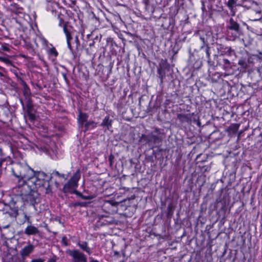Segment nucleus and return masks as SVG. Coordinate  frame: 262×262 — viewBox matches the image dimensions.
<instances>
[{
    "label": "nucleus",
    "instance_id": "obj_58",
    "mask_svg": "<svg viewBox=\"0 0 262 262\" xmlns=\"http://www.w3.org/2000/svg\"><path fill=\"white\" fill-rule=\"evenodd\" d=\"M115 254H118V252H115Z\"/></svg>",
    "mask_w": 262,
    "mask_h": 262
},
{
    "label": "nucleus",
    "instance_id": "obj_42",
    "mask_svg": "<svg viewBox=\"0 0 262 262\" xmlns=\"http://www.w3.org/2000/svg\"><path fill=\"white\" fill-rule=\"evenodd\" d=\"M57 260V257L55 255H54L52 258H50L48 259V262H56Z\"/></svg>",
    "mask_w": 262,
    "mask_h": 262
},
{
    "label": "nucleus",
    "instance_id": "obj_40",
    "mask_svg": "<svg viewBox=\"0 0 262 262\" xmlns=\"http://www.w3.org/2000/svg\"><path fill=\"white\" fill-rule=\"evenodd\" d=\"M2 49L5 51H9L10 48H9L8 45H3L2 46Z\"/></svg>",
    "mask_w": 262,
    "mask_h": 262
},
{
    "label": "nucleus",
    "instance_id": "obj_38",
    "mask_svg": "<svg viewBox=\"0 0 262 262\" xmlns=\"http://www.w3.org/2000/svg\"><path fill=\"white\" fill-rule=\"evenodd\" d=\"M58 18L59 19V26L63 27V25H66V24H64L63 19L61 17L60 15H58Z\"/></svg>",
    "mask_w": 262,
    "mask_h": 262
},
{
    "label": "nucleus",
    "instance_id": "obj_35",
    "mask_svg": "<svg viewBox=\"0 0 262 262\" xmlns=\"http://www.w3.org/2000/svg\"><path fill=\"white\" fill-rule=\"evenodd\" d=\"M217 204L218 203H216V201L214 203L211 204L209 205V209L211 211H213L215 210L217 208Z\"/></svg>",
    "mask_w": 262,
    "mask_h": 262
},
{
    "label": "nucleus",
    "instance_id": "obj_12",
    "mask_svg": "<svg viewBox=\"0 0 262 262\" xmlns=\"http://www.w3.org/2000/svg\"><path fill=\"white\" fill-rule=\"evenodd\" d=\"M142 138L147 142L153 144L159 143L162 141L160 137L152 134H150L148 135H142Z\"/></svg>",
    "mask_w": 262,
    "mask_h": 262
},
{
    "label": "nucleus",
    "instance_id": "obj_31",
    "mask_svg": "<svg viewBox=\"0 0 262 262\" xmlns=\"http://www.w3.org/2000/svg\"><path fill=\"white\" fill-rule=\"evenodd\" d=\"M0 61H2L6 63L7 65H11V61L8 58L0 56Z\"/></svg>",
    "mask_w": 262,
    "mask_h": 262
},
{
    "label": "nucleus",
    "instance_id": "obj_22",
    "mask_svg": "<svg viewBox=\"0 0 262 262\" xmlns=\"http://www.w3.org/2000/svg\"><path fill=\"white\" fill-rule=\"evenodd\" d=\"M177 117H178V119L181 122H188L191 119V116L188 114H180L178 115Z\"/></svg>",
    "mask_w": 262,
    "mask_h": 262
},
{
    "label": "nucleus",
    "instance_id": "obj_11",
    "mask_svg": "<svg viewBox=\"0 0 262 262\" xmlns=\"http://www.w3.org/2000/svg\"><path fill=\"white\" fill-rule=\"evenodd\" d=\"M10 11L12 17L15 19L16 22H18V18L23 17L24 16L23 9L21 8H17L13 6L11 8Z\"/></svg>",
    "mask_w": 262,
    "mask_h": 262
},
{
    "label": "nucleus",
    "instance_id": "obj_23",
    "mask_svg": "<svg viewBox=\"0 0 262 262\" xmlns=\"http://www.w3.org/2000/svg\"><path fill=\"white\" fill-rule=\"evenodd\" d=\"M88 118V115L86 113H83L81 112H79L78 115V120L80 122L81 124L86 122Z\"/></svg>",
    "mask_w": 262,
    "mask_h": 262
},
{
    "label": "nucleus",
    "instance_id": "obj_39",
    "mask_svg": "<svg viewBox=\"0 0 262 262\" xmlns=\"http://www.w3.org/2000/svg\"><path fill=\"white\" fill-rule=\"evenodd\" d=\"M209 49H210V48L209 47V46L208 45H207L206 49H205V52L206 54L207 58L208 59H210V53L209 52Z\"/></svg>",
    "mask_w": 262,
    "mask_h": 262
},
{
    "label": "nucleus",
    "instance_id": "obj_56",
    "mask_svg": "<svg viewBox=\"0 0 262 262\" xmlns=\"http://www.w3.org/2000/svg\"><path fill=\"white\" fill-rule=\"evenodd\" d=\"M20 102H21L22 105L24 106V103H23V101L22 100H20Z\"/></svg>",
    "mask_w": 262,
    "mask_h": 262
},
{
    "label": "nucleus",
    "instance_id": "obj_5",
    "mask_svg": "<svg viewBox=\"0 0 262 262\" xmlns=\"http://www.w3.org/2000/svg\"><path fill=\"white\" fill-rule=\"evenodd\" d=\"M231 196L228 189H222L221 194L219 198L216 200L217 203L221 204L222 210L225 211L227 206L229 205L230 202Z\"/></svg>",
    "mask_w": 262,
    "mask_h": 262
},
{
    "label": "nucleus",
    "instance_id": "obj_26",
    "mask_svg": "<svg viewBox=\"0 0 262 262\" xmlns=\"http://www.w3.org/2000/svg\"><path fill=\"white\" fill-rule=\"evenodd\" d=\"M39 40L41 43L42 46L44 48H48L49 46V42L43 37L40 36L39 37Z\"/></svg>",
    "mask_w": 262,
    "mask_h": 262
},
{
    "label": "nucleus",
    "instance_id": "obj_41",
    "mask_svg": "<svg viewBox=\"0 0 262 262\" xmlns=\"http://www.w3.org/2000/svg\"><path fill=\"white\" fill-rule=\"evenodd\" d=\"M157 72L161 79H162L165 76V73L162 72L161 69H158Z\"/></svg>",
    "mask_w": 262,
    "mask_h": 262
},
{
    "label": "nucleus",
    "instance_id": "obj_9",
    "mask_svg": "<svg viewBox=\"0 0 262 262\" xmlns=\"http://www.w3.org/2000/svg\"><path fill=\"white\" fill-rule=\"evenodd\" d=\"M136 198L135 194L132 195L130 197L127 198L119 202V208L123 210H126L128 207H129L133 204V202Z\"/></svg>",
    "mask_w": 262,
    "mask_h": 262
},
{
    "label": "nucleus",
    "instance_id": "obj_37",
    "mask_svg": "<svg viewBox=\"0 0 262 262\" xmlns=\"http://www.w3.org/2000/svg\"><path fill=\"white\" fill-rule=\"evenodd\" d=\"M61 243L64 246H68L69 245V243L68 242V239L67 237L66 236H63L62 237L61 239Z\"/></svg>",
    "mask_w": 262,
    "mask_h": 262
},
{
    "label": "nucleus",
    "instance_id": "obj_13",
    "mask_svg": "<svg viewBox=\"0 0 262 262\" xmlns=\"http://www.w3.org/2000/svg\"><path fill=\"white\" fill-rule=\"evenodd\" d=\"M34 250V246L32 244L25 246L20 251V254L23 258L29 256Z\"/></svg>",
    "mask_w": 262,
    "mask_h": 262
},
{
    "label": "nucleus",
    "instance_id": "obj_6",
    "mask_svg": "<svg viewBox=\"0 0 262 262\" xmlns=\"http://www.w3.org/2000/svg\"><path fill=\"white\" fill-rule=\"evenodd\" d=\"M66 253L72 257L74 262H87L86 255L77 249L67 250Z\"/></svg>",
    "mask_w": 262,
    "mask_h": 262
},
{
    "label": "nucleus",
    "instance_id": "obj_60",
    "mask_svg": "<svg viewBox=\"0 0 262 262\" xmlns=\"http://www.w3.org/2000/svg\"><path fill=\"white\" fill-rule=\"evenodd\" d=\"M92 45H93V43H91V44L90 45V46H92Z\"/></svg>",
    "mask_w": 262,
    "mask_h": 262
},
{
    "label": "nucleus",
    "instance_id": "obj_54",
    "mask_svg": "<svg viewBox=\"0 0 262 262\" xmlns=\"http://www.w3.org/2000/svg\"><path fill=\"white\" fill-rule=\"evenodd\" d=\"M3 161V160H0V167L2 166Z\"/></svg>",
    "mask_w": 262,
    "mask_h": 262
},
{
    "label": "nucleus",
    "instance_id": "obj_49",
    "mask_svg": "<svg viewBox=\"0 0 262 262\" xmlns=\"http://www.w3.org/2000/svg\"><path fill=\"white\" fill-rule=\"evenodd\" d=\"M91 260L90 262H99L98 260L94 259V258L90 257Z\"/></svg>",
    "mask_w": 262,
    "mask_h": 262
},
{
    "label": "nucleus",
    "instance_id": "obj_55",
    "mask_svg": "<svg viewBox=\"0 0 262 262\" xmlns=\"http://www.w3.org/2000/svg\"><path fill=\"white\" fill-rule=\"evenodd\" d=\"M25 217H26V219L28 220V221H29V218L26 214H25Z\"/></svg>",
    "mask_w": 262,
    "mask_h": 262
},
{
    "label": "nucleus",
    "instance_id": "obj_14",
    "mask_svg": "<svg viewBox=\"0 0 262 262\" xmlns=\"http://www.w3.org/2000/svg\"><path fill=\"white\" fill-rule=\"evenodd\" d=\"M13 222V221L11 219L6 217L5 218L4 216L3 215L0 221V230L2 231V229H6L9 228Z\"/></svg>",
    "mask_w": 262,
    "mask_h": 262
},
{
    "label": "nucleus",
    "instance_id": "obj_45",
    "mask_svg": "<svg viewBox=\"0 0 262 262\" xmlns=\"http://www.w3.org/2000/svg\"><path fill=\"white\" fill-rule=\"evenodd\" d=\"M62 77H63V78L64 80L66 81V82L67 83H68V78H67V74H66V73H62Z\"/></svg>",
    "mask_w": 262,
    "mask_h": 262
},
{
    "label": "nucleus",
    "instance_id": "obj_25",
    "mask_svg": "<svg viewBox=\"0 0 262 262\" xmlns=\"http://www.w3.org/2000/svg\"><path fill=\"white\" fill-rule=\"evenodd\" d=\"M76 194L84 200H91L95 198V195H83V194H82L81 193H80L79 191L78 192V193H77Z\"/></svg>",
    "mask_w": 262,
    "mask_h": 262
},
{
    "label": "nucleus",
    "instance_id": "obj_43",
    "mask_svg": "<svg viewBox=\"0 0 262 262\" xmlns=\"http://www.w3.org/2000/svg\"><path fill=\"white\" fill-rule=\"evenodd\" d=\"M31 262H44V260L41 258L33 259Z\"/></svg>",
    "mask_w": 262,
    "mask_h": 262
},
{
    "label": "nucleus",
    "instance_id": "obj_21",
    "mask_svg": "<svg viewBox=\"0 0 262 262\" xmlns=\"http://www.w3.org/2000/svg\"><path fill=\"white\" fill-rule=\"evenodd\" d=\"M174 208L175 207L172 205V204H169L168 205L166 212V217L168 219L170 220L172 218Z\"/></svg>",
    "mask_w": 262,
    "mask_h": 262
},
{
    "label": "nucleus",
    "instance_id": "obj_33",
    "mask_svg": "<svg viewBox=\"0 0 262 262\" xmlns=\"http://www.w3.org/2000/svg\"><path fill=\"white\" fill-rule=\"evenodd\" d=\"M27 112L29 119L32 121H34L36 118L35 115L31 113V111H29Z\"/></svg>",
    "mask_w": 262,
    "mask_h": 262
},
{
    "label": "nucleus",
    "instance_id": "obj_10",
    "mask_svg": "<svg viewBox=\"0 0 262 262\" xmlns=\"http://www.w3.org/2000/svg\"><path fill=\"white\" fill-rule=\"evenodd\" d=\"M227 29L230 30H233L235 32V34L232 37V39H234L237 36V34L239 31V25L232 18L229 19V25L227 26Z\"/></svg>",
    "mask_w": 262,
    "mask_h": 262
},
{
    "label": "nucleus",
    "instance_id": "obj_59",
    "mask_svg": "<svg viewBox=\"0 0 262 262\" xmlns=\"http://www.w3.org/2000/svg\"><path fill=\"white\" fill-rule=\"evenodd\" d=\"M119 262H125V260H121V261H120Z\"/></svg>",
    "mask_w": 262,
    "mask_h": 262
},
{
    "label": "nucleus",
    "instance_id": "obj_24",
    "mask_svg": "<svg viewBox=\"0 0 262 262\" xmlns=\"http://www.w3.org/2000/svg\"><path fill=\"white\" fill-rule=\"evenodd\" d=\"M63 31L66 36L67 41L69 42V40H71L72 39V37L71 35L70 31L67 28L66 25H63Z\"/></svg>",
    "mask_w": 262,
    "mask_h": 262
},
{
    "label": "nucleus",
    "instance_id": "obj_3",
    "mask_svg": "<svg viewBox=\"0 0 262 262\" xmlns=\"http://www.w3.org/2000/svg\"><path fill=\"white\" fill-rule=\"evenodd\" d=\"M30 182L31 184H29L27 181H18V184L14 188L19 193L21 199L35 189V182Z\"/></svg>",
    "mask_w": 262,
    "mask_h": 262
},
{
    "label": "nucleus",
    "instance_id": "obj_57",
    "mask_svg": "<svg viewBox=\"0 0 262 262\" xmlns=\"http://www.w3.org/2000/svg\"><path fill=\"white\" fill-rule=\"evenodd\" d=\"M0 75H1V76H4V75H3L1 72H0Z\"/></svg>",
    "mask_w": 262,
    "mask_h": 262
},
{
    "label": "nucleus",
    "instance_id": "obj_44",
    "mask_svg": "<svg viewBox=\"0 0 262 262\" xmlns=\"http://www.w3.org/2000/svg\"><path fill=\"white\" fill-rule=\"evenodd\" d=\"M223 62H224V64H226L227 66H229L230 64V61L227 59H224Z\"/></svg>",
    "mask_w": 262,
    "mask_h": 262
},
{
    "label": "nucleus",
    "instance_id": "obj_36",
    "mask_svg": "<svg viewBox=\"0 0 262 262\" xmlns=\"http://www.w3.org/2000/svg\"><path fill=\"white\" fill-rule=\"evenodd\" d=\"M115 157L113 154H111L108 157L109 165L111 167L113 166Z\"/></svg>",
    "mask_w": 262,
    "mask_h": 262
},
{
    "label": "nucleus",
    "instance_id": "obj_16",
    "mask_svg": "<svg viewBox=\"0 0 262 262\" xmlns=\"http://www.w3.org/2000/svg\"><path fill=\"white\" fill-rule=\"evenodd\" d=\"M226 6L229 9L231 15L232 16H234L235 15L236 10L234 8L237 6V2L236 0H228L227 3H226Z\"/></svg>",
    "mask_w": 262,
    "mask_h": 262
},
{
    "label": "nucleus",
    "instance_id": "obj_50",
    "mask_svg": "<svg viewBox=\"0 0 262 262\" xmlns=\"http://www.w3.org/2000/svg\"><path fill=\"white\" fill-rule=\"evenodd\" d=\"M200 39L202 41V42H203V43H204V42H205V39H204V37H200Z\"/></svg>",
    "mask_w": 262,
    "mask_h": 262
},
{
    "label": "nucleus",
    "instance_id": "obj_48",
    "mask_svg": "<svg viewBox=\"0 0 262 262\" xmlns=\"http://www.w3.org/2000/svg\"><path fill=\"white\" fill-rule=\"evenodd\" d=\"M226 49H227L228 53L230 54L231 52V47H227Z\"/></svg>",
    "mask_w": 262,
    "mask_h": 262
},
{
    "label": "nucleus",
    "instance_id": "obj_29",
    "mask_svg": "<svg viewBox=\"0 0 262 262\" xmlns=\"http://www.w3.org/2000/svg\"><path fill=\"white\" fill-rule=\"evenodd\" d=\"M238 64L243 69H247L248 63L245 59H240L238 62Z\"/></svg>",
    "mask_w": 262,
    "mask_h": 262
},
{
    "label": "nucleus",
    "instance_id": "obj_2",
    "mask_svg": "<svg viewBox=\"0 0 262 262\" xmlns=\"http://www.w3.org/2000/svg\"><path fill=\"white\" fill-rule=\"evenodd\" d=\"M9 199L10 201L8 202L4 200L5 208L3 210V215L5 218L8 217L14 222L16 219L18 214L19 208L21 207L17 204L20 197H16L15 199L9 198Z\"/></svg>",
    "mask_w": 262,
    "mask_h": 262
},
{
    "label": "nucleus",
    "instance_id": "obj_19",
    "mask_svg": "<svg viewBox=\"0 0 262 262\" xmlns=\"http://www.w3.org/2000/svg\"><path fill=\"white\" fill-rule=\"evenodd\" d=\"M112 122L113 121L110 119V116L107 115L103 119L100 125L109 130L112 127Z\"/></svg>",
    "mask_w": 262,
    "mask_h": 262
},
{
    "label": "nucleus",
    "instance_id": "obj_8",
    "mask_svg": "<svg viewBox=\"0 0 262 262\" xmlns=\"http://www.w3.org/2000/svg\"><path fill=\"white\" fill-rule=\"evenodd\" d=\"M78 181H68L64 185L63 188V192L64 193H70L77 194L78 191L75 189L77 187Z\"/></svg>",
    "mask_w": 262,
    "mask_h": 262
},
{
    "label": "nucleus",
    "instance_id": "obj_53",
    "mask_svg": "<svg viewBox=\"0 0 262 262\" xmlns=\"http://www.w3.org/2000/svg\"><path fill=\"white\" fill-rule=\"evenodd\" d=\"M122 255L123 257H125V252L124 251H122Z\"/></svg>",
    "mask_w": 262,
    "mask_h": 262
},
{
    "label": "nucleus",
    "instance_id": "obj_30",
    "mask_svg": "<svg viewBox=\"0 0 262 262\" xmlns=\"http://www.w3.org/2000/svg\"><path fill=\"white\" fill-rule=\"evenodd\" d=\"M80 172L79 170H78L75 173L73 176L70 180H79L80 178Z\"/></svg>",
    "mask_w": 262,
    "mask_h": 262
},
{
    "label": "nucleus",
    "instance_id": "obj_20",
    "mask_svg": "<svg viewBox=\"0 0 262 262\" xmlns=\"http://www.w3.org/2000/svg\"><path fill=\"white\" fill-rule=\"evenodd\" d=\"M19 79L20 83L23 86V94L24 96L26 99L29 98L31 95V92L26 82L21 78H19Z\"/></svg>",
    "mask_w": 262,
    "mask_h": 262
},
{
    "label": "nucleus",
    "instance_id": "obj_7",
    "mask_svg": "<svg viewBox=\"0 0 262 262\" xmlns=\"http://www.w3.org/2000/svg\"><path fill=\"white\" fill-rule=\"evenodd\" d=\"M21 199L27 203L35 205L39 202L38 193L34 189L31 193H29V194L22 198Z\"/></svg>",
    "mask_w": 262,
    "mask_h": 262
},
{
    "label": "nucleus",
    "instance_id": "obj_1",
    "mask_svg": "<svg viewBox=\"0 0 262 262\" xmlns=\"http://www.w3.org/2000/svg\"><path fill=\"white\" fill-rule=\"evenodd\" d=\"M12 171L15 177L20 179L30 180L35 177L37 180H43L45 179H66L64 174L60 173L57 171H53L50 176L41 171H34L29 167L22 166L20 165H16L12 168Z\"/></svg>",
    "mask_w": 262,
    "mask_h": 262
},
{
    "label": "nucleus",
    "instance_id": "obj_61",
    "mask_svg": "<svg viewBox=\"0 0 262 262\" xmlns=\"http://www.w3.org/2000/svg\"><path fill=\"white\" fill-rule=\"evenodd\" d=\"M261 90H262V85H261Z\"/></svg>",
    "mask_w": 262,
    "mask_h": 262
},
{
    "label": "nucleus",
    "instance_id": "obj_28",
    "mask_svg": "<svg viewBox=\"0 0 262 262\" xmlns=\"http://www.w3.org/2000/svg\"><path fill=\"white\" fill-rule=\"evenodd\" d=\"M85 127L87 129H89L90 128H95L96 127V123H95L93 121L87 122L85 124Z\"/></svg>",
    "mask_w": 262,
    "mask_h": 262
},
{
    "label": "nucleus",
    "instance_id": "obj_52",
    "mask_svg": "<svg viewBox=\"0 0 262 262\" xmlns=\"http://www.w3.org/2000/svg\"><path fill=\"white\" fill-rule=\"evenodd\" d=\"M68 46L69 48H71L70 40H69V42H67Z\"/></svg>",
    "mask_w": 262,
    "mask_h": 262
},
{
    "label": "nucleus",
    "instance_id": "obj_17",
    "mask_svg": "<svg viewBox=\"0 0 262 262\" xmlns=\"http://www.w3.org/2000/svg\"><path fill=\"white\" fill-rule=\"evenodd\" d=\"M100 222L102 225H111L116 223L115 219L109 216L101 215L100 217Z\"/></svg>",
    "mask_w": 262,
    "mask_h": 262
},
{
    "label": "nucleus",
    "instance_id": "obj_32",
    "mask_svg": "<svg viewBox=\"0 0 262 262\" xmlns=\"http://www.w3.org/2000/svg\"><path fill=\"white\" fill-rule=\"evenodd\" d=\"M88 203L82 202H76L73 204L74 207L80 206V207H86L88 205Z\"/></svg>",
    "mask_w": 262,
    "mask_h": 262
},
{
    "label": "nucleus",
    "instance_id": "obj_27",
    "mask_svg": "<svg viewBox=\"0 0 262 262\" xmlns=\"http://www.w3.org/2000/svg\"><path fill=\"white\" fill-rule=\"evenodd\" d=\"M48 53L49 55H52L56 57L58 55V52L54 47H52L49 49L48 51Z\"/></svg>",
    "mask_w": 262,
    "mask_h": 262
},
{
    "label": "nucleus",
    "instance_id": "obj_15",
    "mask_svg": "<svg viewBox=\"0 0 262 262\" xmlns=\"http://www.w3.org/2000/svg\"><path fill=\"white\" fill-rule=\"evenodd\" d=\"M24 233L28 236L35 235L39 233V230L34 226L30 225L25 229Z\"/></svg>",
    "mask_w": 262,
    "mask_h": 262
},
{
    "label": "nucleus",
    "instance_id": "obj_18",
    "mask_svg": "<svg viewBox=\"0 0 262 262\" xmlns=\"http://www.w3.org/2000/svg\"><path fill=\"white\" fill-rule=\"evenodd\" d=\"M78 246L83 251L86 252L89 255H91L92 253L91 249L88 246V243L86 242H78L77 243Z\"/></svg>",
    "mask_w": 262,
    "mask_h": 262
},
{
    "label": "nucleus",
    "instance_id": "obj_46",
    "mask_svg": "<svg viewBox=\"0 0 262 262\" xmlns=\"http://www.w3.org/2000/svg\"><path fill=\"white\" fill-rule=\"evenodd\" d=\"M154 132L157 134H160V130L159 128H155Z\"/></svg>",
    "mask_w": 262,
    "mask_h": 262
},
{
    "label": "nucleus",
    "instance_id": "obj_47",
    "mask_svg": "<svg viewBox=\"0 0 262 262\" xmlns=\"http://www.w3.org/2000/svg\"><path fill=\"white\" fill-rule=\"evenodd\" d=\"M260 54L262 55V53H260ZM261 58L262 59V57ZM257 71L259 74H260L262 72V66H261V67H260L257 70Z\"/></svg>",
    "mask_w": 262,
    "mask_h": 262
},
{
    "label": "nucleus",
    "instance_id": "obj_4",
    "mask_svg": "<svg viewBox=\"0 0 262 262\" xmlns=\"http://www.w3.org/2000/svg\"><path fill=\"white\" fill-rule=\"evenodd\" d=\"M119 204L118 202L113 200H104L101 207L104 212L108 214H114L117 212Z\"/></svg>",
    "mask_w": 262,
    "mask_h": 262
},
{
    "label": "nucleus",
    "instance_id": "obj_34",
    "mask_svg": "<svg viewBox=\"0 0 262 262\" xmlns=\"http://www.w3.org/2000/svg\"><path fill=\"white\" fill-rule=\"evenodd\" d=\"M26 105L27 108V112L31 111L33 108V104L30 99L28 100Z\"/></svg>",
    "mask_w": 262,
    "mask_h": 262
},
{
    "label": "nucleus",
    "instance_id": "obj_51",
    "mask_svg": "<svg viewBox=\"0 0 262 262\" xmlns=\"http://www.w3.org/2000/svg\"><path fill=\"white\" fill-rule=\"evenodd\" d=\"M14 74L16 75V76L17 77V78L19 79V80L20 81L19 78H20V77L18 76V74L17 73H15Z\"/></svg>",
    "mask_w": 262,
    "mask_h": 262
}]
</instances>
